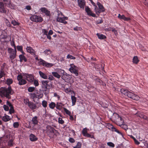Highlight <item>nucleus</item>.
I'll list each match as a JSON object with an SVG mask.
<instances>
[{"label": "nucleus", "mask_w": 148, "mask_h": 148, "mask_svg": "<svg viewBox=\"0 0 148 148\" xmlns=\"http://www.w3.org/2000/svg\"><path fill=\"white\" fill-rule=\"evenodd\" d=\"M13 92L11 86H8V88L1 87L0 88V95L2 97H5L9 99H10V95L13 94Z\"/></svg>", "instance_id": "1"}, {"label": "nucleus", "mask_w": 148, "mask_h": 148, "mask_svg": "<svg viewBox=\"0 0 148 148\" xmlns=\"http://www.w3.org/2000/svg\"><path fill=\"white\" fill-rule=\"evenodd\" d=\"M46 132L49 136L52 138L55 137L58 134L57 130L52 127L49 125L46 127Z\"/></svg>", "instance_id": "2"}, {"label": "nucleus", "mask_w": 148, "mask_h": 148, "mask_svg": "<svg viewBox=\"0 0 148 148\" xmlns=\"http://www.w3.org/2000/svg\"><path fill=\"white\" fill-rule=\"evenodd\" d=\"M35 60L37 61H39L40 60V61L39 62V64L42 65L43 66L48 67H50L52 66L53 65V64L47 62L42 60V59L40 58L39 59L37 57L35 58Z\"/></svg>", "instance_id": "3"}, {"label": "nucleus", "mask_w": 148, "mask_h": 148, "mask_svg": "<svg viewBox=\"0 0 148 148\" xmlns=\"http://www.w3.org/2000/svg\"><path fill=\"white\" fill-rule=\"evenodd\" d=\"M8 53L10 54V58L11 60H14L16 55V49H13L11 48H8Z\"/></svg>", "instance_id": "4"}, {"label": "nucleus", "mask_w": 148, "mask_h": 148, "mask_svg": "<svg viewBox=\"0 0 148 148\" xmlns=\"http://www.w3.org/2000/svg\"><path fill=\"white\" fill-rule=\"evenodd\" d=\"M30 20L36 22H41L42 21V18L40 16H37L36 15H33L30 17Z\"/></svg>", "instance_id": "5"}, {"label": "nucleus", "mask_w": 148, "mask_h": 148, "mask_svg": "<svg viewBox=\"0 0 148 148\" xmlns=\"http://www.w3.org/2000/svg\"><path fill=\"white\" fill-rule=\"evenodd\" d=\"M106 128L113 132H116L118 134L121 135H123L121 132L116 129L115 127H114L113 125L110 123H108L106 124Z\"/></svg>", "instance_id": "6"}, {"label": "nucleus", "mask_w": 148, "mask_h": 148, "mask_svg": "<svg viewBox=\"0 0 148 148\" xmlns=\"http://www.w3.org/2000/svg\"><path fill=\"white\" fill-rule=\"evenodd\" d=\"M78 67L73 64H71V67L69 69V71L71 73H74L76 76L78 75Z\"/></svg>", "instance_id": "7"}, {"label": "nucleus", "mask_w": 148, "mask_h": 148, "mask_svg": "<svg viewBox=\"0 0 148 148\" xmlns=\"http://www.w3.org/2000/svg\"><path fill=\"white\" fill-rule=\"evenodd\" d=\"M127 96L129 98L135 100H138L140 99V97L138 95L129 91L128 92Z\"/></svg>", "instance_id": "8"}, {"label": "nucleus", "mask_w": 148, "mask_h": 148, "mask_svg": "<svg viewBox=\"0 0 148 148\" xmlns=\"http://www.w3.org/2000/svg\"><path fill=\"white\" fill-rule=\"evenodd\" d=\"M23 76L26 77V79L30 82H33L34 79L33 75L28 73H24Z\"/></svg>", "instance_id": "9"}, {"label": "nucleus", "mask_w": 148, "mask_h": 148, "mask_svg": "<svg viewBox=\"0 0 148 148\" xmlns=\"http://www.w3.org/2000/svg\"><path fill=\"white\" fill-rule=\"evenodd\" d=\"M85 10L87 13V14L90 16H92L93 17H97L95 14L93 13L92 11L88 6H86L85 8Z\"/></svg>", "instance_id": "10"}, {"label": "nucleus", "mask_w": 148, "mask_h": 148, "mask_svg": "<svg viewBox=\"0 0 148 148\" xmlns=\"http://www.w3.org/2000/svg\"><path fill=\"white\" fill-rule=\"evenodd\" d=\"M49 82L47 81H43L42 82V87L45 90H46L47 89L50 88L49 85L48 84Z\"/></svg>", "instance_id": "11"}, {"label": "nucleus", "mask_w": 148, "mask_h": 148, "mask_svg": "<svg viewBox=\"0 0 148 148\" xmlns=\"http://www.w3.org/2000/svg\"><path fill=\"white\" fill-rule=\"evenodd\" d=\"M26 50L27 52L30 53L33 56H37V55H36V51L31 47L27 46L26 48Z\"/></svg>", "instance_id": "12"}, {"label": "nucleus", "mask_w": 148, "mask_h": 148, "mask_svg": "<svg viewBox=\"0 0 148 148\" xmlns=\"http://www.w3.org/2000/svg\"><path fill=\"white\" fill-rule=\"evenodd\" d=\"M7 10H8L4 8L3 3L0 2V12L6 15Z\"/></svg>", "instance_id": "13"}, {"label": "nucleus", "mask_w": 148, "mask_h": 148, "mask_svg": "<svg viewBox=\"0 0 148 148\" xmlns=\"http://www.w3.org/2000/svg\"><path fill=\"white\" fill-rule=\"evenodd\" d=\"M78 5L80 8L84 9L85 5V1L84 0H78L77 1Z\"/></svg>", "instance_id": "14"}, {"label": "nucleus", "mask_w": 148, "mask_h": 148, "mask_svg": "<svg viewBox=\"0 0 148 148\" xmlns=\"http://www.w3.org/2000/svg\"><path fill=\"white\" fill-rule=\"evenodd\" d=\"M118 17L120 20H123L125 21H128L130 20V18L126 17L124 15H121L120 14H118Z\"/></svg>", "instance_id": "15"}, {"label": "nucleus", "mask_w": 148, "mask_h": 148, "mask_svg": "<svg viewBox=\"0 0 148 148\" xmlns=\"http://www.w3.org/2000/svg\"><path fill=\"white\" fill-rule=\"evenodd\" d=\"M97 5L99 7V10L101 12H103L105 11V9L104 7L100 2H98L97 3Z\"/></svg>", "instance_id": "16"}, {"label": "nucleus", "mask_w": 148, "mask_h": 148, "mask_svg": "<svg viewBox=\"0 0 148 148\" xmlns=\"http://www.w3.org/2000/svg\"><path fill=\"white\" fill-rule=\"evenodd\" d=\"M123 123V120L121 116L118 119H116V121L115 122V123L118 125H120V124Z\"/></svg>", "instance_id": "17"}, {"label": "nucleus", "mask_w": 148, "mask_h": 148, "mask_svg": "<svg viewBox=\"0 0 148 148\" xmlns=\"http://www.w3.org/2000/svg\"><path fill=\"white\" fill-rule=\"evenodd\" d=\"M28 106L30 109L33 110L35 109L37 107V106L35 104L31 101H30Z\"/></svg>", "instance_id": "18"}, {"label": "nucleus", "mask_w": 148, "mask_h": 148, "mask_svg": "<svg viewBox=\"0 0 148 148\" xmlns=\"http://www.w3.org/2000/svg\"><path fill=\"white\" fill-rule=\"evenodd\" d=\"M32 121L33 124L34 125H38V120L37 117L36 116L32 118Z\"/></svg>", "instance_id": "19"}, {"label": "nucleus", "mask_w": 148, "mask_h": 148, "mask_svg": "<svg viewBox=\"0 0 148 148\" xmlns=\"http://www.w3.org/2000/svg\"><path fill=\"white\" fill-rule=\"evenodd\" d=\"M30 140L33 142L35 141L38 140V138L34 134H31L29 136Z\"/></svg>", "instance_id": "20"}, {"label": "nucleus", "mask_w": 148, "mask_h": 148, "mask_svg": "<svg viewBox=\"0 0 148 148\" xmlns=\"http://www.w3.org/2000/svg\"><path fill=\"white\" fill-rule=\"evenodd\" d=\"M57 21L60 23H62L64 24H66L67 22L65 21L63 18L57 17L56 18Z\"/></svg>", "instance_id": "21"}, {"label": "nucleus", "mask_w": 148, "mask_h": 148, "mask_svg": "<svg viewBox=\"0 0 148 148\" xmlns=\"http://www.w3.org/2000/svg\"><path fill=\"white\" fill-rule=\"evenodd\" d=\"M19 58L20 59V62H22L23 61L24 62L27 61V59L23 55H20L19 56Z\"/></svg>", "instance_id": "22"}, {"label": "nucleus", "mask_w": 148, "mask_h": 148, "mask_svg": "<svg viewBox=\"0 0 148 148\" xmlns=\"http://www.w3.org/2000/svg\"><path fill=\"white\" fill-rule=\"evenodd\" d=\"M4 66H1L0 71V78L5 75V74L4 71Z\"/></svg>", "instance_id": "23"}, {"label": "nucleus", "mask_w": 148, "mask_h": 148, "mask_svg": "<svg viewBox=\"0 0 148 148\" xmlns=\"http://www.w3.org/2000/svg\"><path fill=\"white\" fill-rule=\"evenodd\" d=\"M98 38L100 39H104L106 38V36L104 35L99 33H97L96 34Z\"/></svg>", "instance_id": "24"}, {"label": "nucleus", "mask_w": 148, "mask_h": 148, "mask_svg": "<svg viewBox=\"0 0 148 148\" xmlns=\"http://www.w3.org/2000/svg\"><path fill=\"white\" fill-rule=\"evenodd\" d=\"M38 73L41 77L45 79H47V76L45 73L40 71H39Z\"/></svg>", "instance_id": "25"}, {"label": "nucleus", "mask_w": 148, "mask_h": 148, "mask_svg": "<svg viewBox=\"0 0 148 148\" xmlns=\"http://www.w3.org/2000/svg\"><path fill=\"white\" fill-rule=\"evenodd\" d=\"M66 74L62 75L61 77L64 80H69L70 78V75L66 73Z\"/></svg>", "instance_id": "26"}, {"label": "nucleus", "mask_w": 148, "mask_h": 148, "mask_svg": "<svg viewBox=\"0 0 148 148\" xmlns=\"http://www.w3.org/2000/svg\"><path fill=\"white\" fill-rule=\"evenodd\" d=\"M2 120L4 122H7L10 120V117L8 115H6L3 117Z\"/></svg>", "instance_id": "27"}, {"label": "nucleus", "mask_w": 148, "mask_h": 148, "mask_svg": "<svg viewBox=\"0 0 148 148\" xmlns=\"http://www.w3.org/2000/svg\"><path fill=\"white\" fill-rule=\"evenodd\" d=\"M120 91L122 94H123L125 96H127L129 91L124 88H122L120 89Z\"/></svg>", "instance_id": "28"}, {"label": "nucleus", "mask_w": 148, "mask_h": 148, "mask_svg": "<svg viewBox=\"0 0 148 148\" xmlns=\"http://www.w3.org/2000/svg\"><path fill=\"white\" fill-rule=\"evenodd\" d=\"M120 116L119 114L116 113H114L112 117V120L114 121V122H115L116 121V119H118Z\"/></svg>", "instance_id": "29"}, {"label": "nucleus", "mask_w": 148, "mask_h": 148, "mask_svg": "<svg viewBox=\"0 0 148 148\" xmlns=\"http://www.w3.org/2000/svg\"><path fill=\"white\" fill-rule=\"evenodd\" d=\"M13 82V80L12 79L8 78L6 80L5 83L8 86H11L10 84H12Z\"/></svg>", "instance_id": "30"}, {"label": "nucleus", "mask_w": 148, "mask_h": 148, "mask_svg": "<svg viewBox=\"0 0 148 148\" xmlns=\"http://www.w3.org/2000/svg\"><path fill=\"white\" fill-rule=\"evenodd\" d=\"M71 99L72 101V106H74L76 102V98L75 96L72 95Z\"/></svg>", "instance_id": "31"}, {"label": "nucleus", "mask_w": 148, "mask_h": 148, "mask_svg": "<svg viewBox=\"0 0 148 148\" xmlns=\"http://www.w3.org/2000/svg\"><path fill=\"white\" fill-rule=\"evenodd\" d=\"M52 74L53 76L58 79L60 78L61 77L60 75L56 72H52Z\"/></svg>", "instance_id": "32"}, {"label": "nucleus", "mask_w": 148, "mask_h": 148, "mask_svg": "<svg viewBox=\"0 0 148 148\" xmlns=\"http://www.w3.org/2000/svg\"><path fill=\"white\" fill-rule=\"evenodd\" d=\"M139 60L137 56H134L133 59V62L134 63L137 64L138 63Z\"/></svg>", "instance_id": "33"}, {"label": "nucleus", "mask_w": 148, "mask_h": 148, "mask_svg": "<svg viewBox=\"0 0 148 148\" xmlns=\"http://www.w3.org/2000/svg\"><path fill=\"white\" fill-rule=\"evenodd\" d=\"M27 81L24 79H22L18 81V84L20 85L25 84L27 83Z\"/></svg>", "instance_id": "34"}, {"label": "nucleus", "mask_w": 148, "mask_h": 148, "mask_svg": "<svg viewBox=\"0 0 148 148\" xmlns=\"http://www.w3.org/2000/svg\"><path fill=\"white\" fill-rule=\"evenodd\" d=\"M62 103H57L56 104V108L57 109L60 110L62 108Z\"/></svg>", "instance_id": "35"}, {"label": "nucleus", "mask_w": 148, "mask_h": 148, "mask_svg": "<svg viewBox=\"0 0 148 148\" xmlns=\"http://www.w3.org/2000/svg\"><path fill=\"white\" fill-rule=\"evenodd\" d=\"M95 6V11L97 14L99 15L100 13V12L99 10V9L97 6L96 5H93Z\"/></svg>", "instance_id": "36"}, {"label": "nucleus", "mask_w": 148, "mask_h": 148, "mask_svg": "<svg viewBox=\"0 0 148 148\" xmlns=\"http://www.w3.org/2000/svg\"><path fill=\"white\" fill-rule=\"evenodd\" d=\"M119 126L125 130H126L127 129H128V126L127 125L124 124L123 123L120 124V125H119Z\"/></svg>", "instance_id": "37"}, {"label": "nucleus", "mask_w": 148, "mask_h": 148, "mask_svg": "<svg viewBox=\"0 0 148 148\" xmlns=\"http://www.w3.org/2000/svg\"><path fill=\"white\" fill-rule=\"evenodd\" d=\"M58 72L59 73L64 75V74H66V72L63 69H58Z\"/></svg>", "instance_id": "38"}, {"label": "nucleus", "mask_w": 148, "mask_h": 148, "mask_svg": "<svg viewBox=\"0 0 148 148\" xmlns=\"http://www.w3.org/2000/svg\"><path fill=\"white\" fill-rule=\"evenodd\" d=\"M56 104L55 103L53 102H51L49 105V107L52 109H53L55 107H56Z\"/></svg>", "instance_id": "39"}, {"label": "nucleus", "mask_w": 148, "mask_h": 148, "mask_svg": "<svg viewBox=\"0 0 148 148\" xmlns=\"http://www.w3.org/2000/svg\"><path fill=\"white\" fill-rule=\"evenodd\" d=\"M51 51L49 49H46L44 51L43 53L46 55H48L51 53Z\"/></svg>", "instance_id": "40"}, {"label": "nucleus", "mask_w": 148, "mask_h": 148, "mask_svg": "<svg viewBox=\"0 0 148 148\" xmlns=\"http://www.w3.org/2000/svg\"><path fill=\"white\" fill-rule=\"evenodd\" d=\"M7 37V34L6 33H3L0 36L1 39H5Z\"/></svg>", "instance_id": "41"}, {"label": "nucleus", "mask_w": 148, "mask_h": 148, "mask_svg": "<svg viewBox=\"0 0 148 148\" xmlns=\"http://www.w3.org/2000/svg\"><path fill=\"white\" fill-rule=\"evenodd\" d=\"M87 129L86 128H85L82 131V134L84 136H85L86 134L88 133Z\"/></svg>", "instance_id": "42"}, {"label": "nucleus", "mask_w": 148, "mask_h": 148, "mask_svg": "<svg viewBox=\"0 0 148 148\" xmlns=\"http://www.w3.org/2000/svg\"><path fill=\"white\" fill-rule=\"evenodd\" d=\"M63 109L66 114L69 115H70L71 114V112L70 111L65 108H63Z\"/></svg>", "instance_id": "43"}, {"label": "nucleus", "mask_w": 148, "mask_h": 148, "mask_svg": "<svg viewBox=\"0 0 148 148\" xmlns=\"http://www.w3.org/2000/svg\"><path fill=\"white\" fill-rule=\"evenodd\" d=\"M35 90V88L32 87H30L28 88L27 90L29 92H32L34 91Z\"/></svg>", "instance_id": "44"}, {"label": "nucleus", "mask_w": 148, "mask_h": 148, "mask_svg": "<svg viewBox=\"0 0 148 148\" xmlns=\"http://www.w3.org/2000/svg\"><path fill=\"white\" fill-rule=\"evenodd\" d=\"M82 143L80 142H78L76 145L73 147V148H81L82 146Z\"/></svg>", "instance_id": "45"}, {"label": "nucleus", "mask_w": 148, "mask_h": 148, "mask_svg": "<svg viewBox=\"0 0 148 148\" xmlns=\"http://www.w3.org/2000/svg\"><path fill=\"white\" fill-rule=\"evenodd\" d=\"M47 103L46 101L44 100L42 102V105L44 108H46L47 106Z\"/></svg>", "instance_id": "46"}, {"label": "nucleus", "mask_w": 148, "mask_h": 148, "mask_svg": "<svg viewBox=\"0 0 148 148\" xmlns=\"http://www.w3.org/2000/svg\"><path fill=\"white\" fill-rule=\"evenodd\" d=\"M11 23L14 26L18 25L20 24L14 20L12 21Z\"/></svg>", "instance_id": "47"}, {"label": "nucleus", "mask_w": 148, "mask_h": 148, "mask_svg": "<svg viewBox=\"0 0 148 148\" xmlns=\"http://www.w3.org/2000/svg\"><path fill=\"white\" fill-rule=\"evenodd\" d=\"M19 126V123L18 122H15L13 124V126L14 128H17Z\"/></svg>", "instance_id": "48"}, {"label": "nucleus", "mask_w": 148, "mask_h": 148, "mask_svg": "<svg viewBox=\"0 0 148 148\" xmlns=\"http://www.w3.org/2000/svg\"><path fill=\"white\" fill-rule=\"evenodd\" d=\"M33 82H34V84L35 86H37L39 85V84L38 80L34 79Z\"/></svg>", "instance_id": "49"}, {"label": "nucleus", "mask_w": 148, "mask_h": 148, "mask_svg": "<svg viewBox=\"0 0 148 148\" xmlns=\"http://www.w3.org/2000/svg\"><path fill=\"white\" fill-rule=\"evenodd\" d=\"M58 122L59 123L63 124L64 123V121L63 120L62 118L59 117L58 119Z\"/></svg>", "instance_id": "50"}, {"label": "nucleus", "mask_w": 148, "mask_h": 148, "mask_svg": "<svg viewBox=\"0 0 148 148\" xmlns=\"http://www.w3.org/2000/svg\"><path fill=\"white\" fill-rule=\"evenodd\" d=\"M107 144L108 146L112 147H114L115 146L114 144L111 142H108Z\"/></svg>", "instance_id": "51"}, {"label": "nucleus", "mask_w": 148, "mask_h": 148, "mask_svg": "<svg viewBox=\"0 0 148 148\" xmlns=\"http://www.w3.org/2000/svg\"><path fill=\"white\" fill-rule=\"evenodd\" d=\"M31 98L32 99H34L35 98H36V94L35 93H32L29 94Z\"/></svg>", "instance_id": "52"}, {"label": "nucleus", "mask_w": 148, "mask_h": 148, "mask_svg": "<svg viewBox=\"0 0 148 148\" xmlns=\"http://www.w3.org/2000/svg\"><path fill=\"white\" fill-rule=\"evenodd\" d=\"M17 49L18 51H22L23 49V47L22 46L18 45L16 46Z\"/></svg>", "instance_id": "53"}, {"label": "nucleus", "mask_w": 148, "mask_h": 148, "mask_svg": "<svg viewBox=\"0 0 148 148\" xmlns=\"http://www.w3.org/2000/svg\"><path fill=\"white\" fill-rule=\"evenodd\" d=\"M13 143V140H10L8 142V145L10 147L12 146Z\"/></svg>", "instance_id": "54"}, {"label": "nucleus", "mask_w": 148, "mask_h": 148, "mask_svg": "<svg viewBox=\"0 0 148 148\" xmlns=\"http://www.w3.org/2000/svg\"><path fill=\"white\" fill-rule=\"evenodd\" d=\"M30 101H29V100L27 99H25L24 100V103L26 105H29Z\"/></svg>", "instance_id": "55"}, {"label": "nucleus", "mask_w": 148, "mask_h": 148, "mask_svg": "<svg viewBox=\"0 0 148 148\" xmlns=\"http://www.w3.org/2000/svg\"><path fill=\"white\" fill-rule=\"evenodd\" d=\"M110 29H112L111 30H112V32H113L114 33V34L115 35L117 34H118L117 32V30L115 29V28H110Z\"/></svg>", "instance_id": "56"}, {"label": "nucleus", "mask_w": 148, "mask_h": 148, "mask_svg": "<svg viewBox=\"0 0 148 148\" xmlns=\"http://www.w3.org/2000/svg\"><path fill=\"white\" fill-rule=\"evenodd\" d=\"M67 58L68 59L70 58L73 60H74L75 59V57L73 56L70 54H68L67 55Z\"/></svg>", "instance_id": "57"}, {"label": "nucleus", "mask_w": 148, "mask_h": 148, "mask_svg": "<svg viewBox=\"0 0 148 148\" xmlns=\"http://www.w3.org/2000/svg\"><path fill=\"white\" fill-rule=\"evenodd\" d=\"M23 76L21 75H18L17 77V79L18 81L23 79Z\"/></svg>", "instance_id": "58"}, {"label": "nucleus", "mask_w": 148, "mask_h": 148, "mask_svg": "<svg viewBox=\"0 0 148 148\" xmlns=\"http://www.w3.org/2000/svg\"><path fill=\"white\" fill-rule=\"evenodd\" d=\"M14 107H11L9 110V113L10 114H11L12 113H14Z\"/></svg>", "instance_id": "59"}, {"label": "nucleus", "mask_w": 148, "mask_h": 148, "mask_svg": "<svg viewBox=\"0 0 148 148\" xmlns=\"http://www.w3.org/2000/svg\"><path fill=\"white\" fill-rule=\"evenodd\" d=\"M85 137H88L90 138H94V136L93 135H91L90 134H88V133L86 134Z\"/></svg>", "instance_id": "60"}, {"label": "nucleus", "mask_w": 148, "mask_h": 148, "mask_svg": "<svg viewBox=\"0 0 148 148\" xmlns=\"http://www.w3.org/2000/svg\"><path fill=\"white\" fill-rule=\"evenodd\" d=\"M47 79H49L51 81L53 80L55 78L52 75H50L48 76V77H47Z\"/></svg>", "instance_id": "61"}, {"label": "nucleus", "mask_w": 148, "mask_h": 148, "mask_svg": "<svg viewBox=\"0 0 148 148\" xmlns=\"http://www.w3.org/2000/svg\"><path fill=\"white\" fill-rule=\"evenodd\" d=\"M3 108H4V110L6 111H8L9 110V107L8 106L5 105H3Z\"/></svg>", "instance_id": "62"}, {"label": "nucleus", "mask_w": 148, "mask_h": 148, "mask_svg": "<svg viewBox=\"0 0 148 148\" xmlns=\"http://www.w3.org/2000/svg\"><path fill=\"white\" fill-rule=\"evenodd\" d=\"M69 140L70 142L71 143H73L75 142V140L72 138H70L69 139Z\"/></svg>", "instance_id": "63"}, {"label": "nucleus", "mask_w": 148, "mask_h": 148, "mask_svg": "<svg viewBox=\"0 0 148 148\" xmlns=\"http://www.w3.org/2000/svg\"><path fill=\"white\" fill-rule=\"evenodd\" d=\"M139 116L140 118H142L144 119H145V120L147 119V116L144 115L140 114V115Z\"/></svg>", "instance_id": "64"}]
</instances>
